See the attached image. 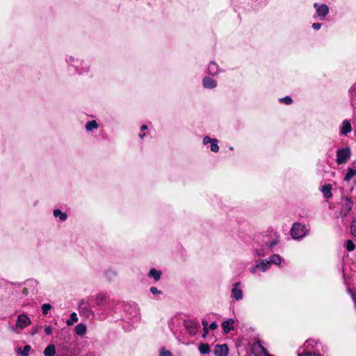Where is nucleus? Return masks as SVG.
<instances>
[{
    "instance_id": "32",
    "label": "nucleus",
    "mask_w": 356,
    "mask_h": 356,
    "mask_svg": "<svg viewBox=\"0 0 356 356\" xmlns=\"http://www.w3.org/2000/svg\"><path fill=\"white\" fill-rule=\"evenodd\" d=\"M41 328H42V326H41V325H35V326H33V327H32L31 331V334L32 336H34V335H35V334H38V333H39V332L40 331Z\"/></svg>"
},
{
    "instance_id": "44",
    "label": "nucleus",
    "mask_w": 356,
    "mask_h": 356,
    "mask_svg": "<svg viewBox=\"0 0 356 356\" xmlns=\"http://www.w3.org/2000/svg\"><path fill=\"white\" fill-rule=\"evenodd\" d=\"M277 243H278V241L277 240H274V241H271L269 243V248L272 249L275 245H276L277 244Z\"/></svg>"
},
{
    "instance_id": "41",
    "label": "nucleus",
    "mask_w": 356,
    "mask_h": 356,
    "mask_svg": "<svg viewBox=\"0 0 356 356\" xmlns=\"http://www.w3.org/2000/svg\"><path fill=\"white\" fill-rule=\"evenodd\" d=\"M254 255L257 257H262L264 256V253L261 250H257L254 251Z\"/></svg>"
},
{
    "instance_id": "18",
    "label": "nucleus",
    "mask_w": 356,
    "mask_h": 356,
    "mask_svg": "<svg viewBox=\"0 0 356 356\" xmlns=\"http://www.w3.org/2000/svg\"><path fill=\"white\" fill-rule=\"evenodd\" d=\"M56 354L55 346L53 344L48 345L44 350V356H54Z\"/></svg>"
},
{
    "instance_id": "29",
    "label": "nucleus",
    "mask_w": 356,
    "mask_h": 356,
    "mask_svg": "<svg viewBox=\"0 0 356 356\" xmlns=\"http://www.w3.org/2000/svg\"><path fill=\"white\" fill-rule=\"evenodd\" d=\"M30 350H31V346L29 345H26L24 346V348L22 350L20 348H19L17 350V353L21 354L22 356H29Z\"/></svg>"
},
{
    "instance_id": "2",
    "label": "nucleus",
    "mask_w": 356,
    "mask_h": 356,
    "mask_svg": "<svg viewBox=\"0 0 356 356\" xmlns=\"http://www.w3.org/2000/svg\"><path fill=\"white\" fill-rule=\"evenodd\" d=\"M351 156V150L348 147L339 149L337 151V159L336 162L338 165H342L346 163Z\"/></svg>"
},
{
    "instance_id": "13",
    "label": "nucleus",
    "mask_w": 356,
    "mask_h": 356,
    "mask_svg": "<svg viewBox=\"0 0 356 356\" xmlns=\"http://www.w3.org/2000/svg\"><path fill=\"white\" fill-rule=\"evenodd\" d=\"M234 321L232 318H229L225 321L222 323V327L225 333H229L230 331L234 330Z\"/></svg>"
},
{
    "instance_id": "6",
    "label": "nucleus",
    "mask_w": 356,
    "mask_h": 356,
    "mask_svg": "<svg viewBox=\"0 0 356 356\" xmlns=\"http://www.w3.org/2000/svg\"><path fill=\"white\" fill-rule=\"evenodd\" d=\"M304 348V350H311L312 351L320 353V348H322V346L320 342L314 339H308L305 341Z\"/></svg>"
},
{
    "instance_id": "14",
    "label": "nucleus",
    "mask_w": 356,
    "mask_h": 356,
    "mask_svg": "<svg viewBox=\"0 0 356 356\" xmlns=\"http://www.w3.org/2000/svg\"><path fill=\"white\" fill-rule=\"evenodd\" d=\"M202 84L204 88L209 89H213L217 86L216 81L209 77H204L202 80Z\"/></svg>"
},
{
    "instance_id": "15",
    "label": "nucleus",
    "mask_w": 356,
    "mask_h": 356,
    "mask_svg": "<svg viewBox=\"0 0 356 356\" xmlns=\"http://www.w3.org/2000/svg\"><path fill=\"white\" fill-rule=\"evenodd\" d=\"M95 302L99 306L106 305L107 303V297L103 293H99L95 296Z\"/></svg>"
},
{
    "instance_id": "36",
    "label": "nucleus",
    "mask_w": 356,
    "mask_h": 356,
    "mask_svg": "<svg viewBox=\"0 0 356 356\" xmlns=\"http://www.w3.org/2000/svg\"><path fill=\"white\" fill-rule=\"evenodd\" d=\"M79 307L81 309H86L87 311L90 312V310L88 309V303L85 302V300H82L79 302Z\"/></svg>"
},
{
    "instance_id": "37",
    "label": "nucleus",
    "mask_w": 356,
    "mask_h": 356,
    "mask_svg": "<svg viewBox=\"0 0 356 356\" xmlns=\"http://www.w3.org/2000/svg\"><path fill=\"white\" fill-rule=\"evenodd\" d=\"M159 356H172V355L169 350L162 348Z\"/></svg>"
},
{
    "instance_id": "24",
    "label": "nucleus",
    "mask_w": 356,
    "mask_h": 356,
    "mask_svg": "<svg viewBox=\"0 0 356 356\" xmlns=\"http://www.w3.org/2000/svg\"><path fill=\"white\" fill-rule=\"evenodd\" d=\"M356 175V168H348L347 173L344 177L345 181H350Z\"/></svg>"
},
{
    "instance_id": "11",
    "label": "nucleus",
    "mask_w": 356,
    "mask_h": 356,
    "mask_svg": "<svg viewBox=\"0 0 356 356\" xmlns=\"http://www.w3.org/2000/svg\"><path fill=\"white\" fill-rule=\"evenodd\" d=\"M240 284V282H236L234 285L233 289H232V296L236 300H240L243 298L242 290L240 288H238Z\"/></svg>"
},
{
    "instance_id": "8",
    "label": "nucleus",
    "mask_w": 356,
    "mask_h": 356,
    "mask_svg": "<svg viewBox=\"0 0 356 356\" xmlns=\"http://www.w3.org/2000/svg\"><path fill=\"white\" fill-rule=\"evenodd\" d=\"M252 351L255 356H264L266 355L267 350L264 348L260 342H255L252 344Z\"/></svg>"
},
{
    "instance_id": "7",
    "label": "nucleus",
    "mask_w": 356,
    "mask_h": 356,
    "mask_svg": "<svg viewBox=\"0 0 356 356\" xmlns=\"http://www.w3.org/2000/svg\"><path fill=\"white\" fill-rule=\"evenodd\" d=\"M184 326L191 335H195L200 327V325L197 321L191 320L186 321L184 322Z\"/></svg>"
},
{
    "instance_id": "1",
    "label": "nucleus",
    "mask_w": 356,
    "mask_h": 356,
    "mask_svg": "<svg viewBox=\"0 0 356 356\" xmlns=\"http://www.w3.org/2000/svg\"><path fill=\"white\" fill-rule=\"evenodd\" d=\"M31 324V321L30 318L25 314H21L17 316L16 323L11 327V330L16 333H19L21 330Z\"/></svg>"
},
{
    "instance_id": "23",
    "label": "nucleus",
    "mask_w": 356,
    "mask_h": 356,
    "mask_svg": "<svg viewBox=\"0 0 356 356\" xmlns=\"http://www.w3.org/2000/svg\"><path fill=\"white\" fill-rule=\"evenodd\" d=\"M54 216L56 218H59L60 221H65L67 219V214L65 213H63L59 209H55L54 211Z\"/></svg>"
},
{
    "instance_id": "48",
    "label": "nucleus",
    "mask_w": 356,
    "mask_h": 356,
    "mask_svg": "<svg viewBox=\"0 0 356 356\" xmlns=\"http://www.w3.org/2000/svg\"><path fill=\"white\" fill-rule=\"evenodd\" d=\"M67 62L70 61V62H73L74 61V58L72 56H70L69 58L67 59Z\"/></svg>"
},
{
    "instance_id": "27",
    "label": "nucleus",
    "mask_w": 356,
    "mask_h": 356,
    "mask_svg": "<svg viewBox=\"0 0 356 356\" xmlns=\"http://www.w3.org/2000/svg\"><path fill=\"white\" fill-rule=\"evenodd\" d=\"M78 317L75 312H73L70 314V318L66 321V323L67 325H72L74 323L78 321Z\"/></svg>"
},
{
    "instance_id": "38",
    "label": "nucleus",
    "mask_w": 356,
    "mask_h": 356,
    "mask_svg": "<svg viewBox=\"0 0 356 356\" xmlns=\"http://www.w3.org/2000/svg\"><path fill=\"white\" fill-rule=\"evenodd\" d=\"M44 332L47 335H50L52 334V328L49 325L44 326Z\"/></svg>"
},
{
    "instance_id": "5",
    "label": "nucleus",
    "mask_w": 356,
    "mask_h": 356,
    "mask_svg": "<svg viewBox=\"0 0 356 356\" xmlns=\"http://www.w3.org/2000/svg\"><path fill=\"white\" fill-rule=\"evenodd\" d=\"M353 202L349 197H343L341 200V209L340 214L341 216H346L348 212L352 209Z\"/></svg>"
},
{
    "instance_id": "35",
    "label": "nucleus",
    "mask_w": 356,
    "mask_h": 356,
    "mask_svg": "<svg viewBox=\"0 0 356 356\" xmlns=\"http://www.w3.org/2000/svg\"><path fill=\"white\" fill-rule=\"evenodd\" d=\"M280 100L281 102L284 103V104H286L287 105L291 104L292 103V102H293L292 99L290 97H289V96H286V97H285L284 98H281Z\"/></svg>"
},
{
    "instance_id": "47",
    "label": "nucleus",
    "mask_w": 356,
    "mask_h": 356,
    "mask_svg": "<svg viewBox=\"0 0 356 356\" xmlns=\"http://www.w3.org/2000/svg\"><path fill=\"white\" fill-rule=\"evenodd\" d=\"M147 129V127L145 124L142 125L141 127H140L141 131H144V130H145Z\"/></svg>"
},
{
    "instance_id": "51",
    "label": "nucleus",
    "mask_w": 356,
    "mask_h": 356,
    "mask_svg": "<svg viewBox=\"0 0 356 356\" xmlns=\"http://www.w3.org/2000/svg\"><path fill=\"white\" fill-rule=\"evenodd\" d=\"M88 67H85V71H87V70H88Z\"/></svg>"
},
{
    "instance_id": "10",
    "label": "nucleus",
    "mask_w": 356,
    "mask_h": 356,
    "mask_svg": "<svg viewBox=\"0 0 356 356\" xmlns=\"http://www.w3.org/2000/svg\"><path fill=\"white\" fill-rule=\"evenodd\" d=\"M216 356H227L228 348L226 344L216 345L213 351Z\"/></svg>"
},
{
    "instance_id": "39",
    "label": "nucleus",
    "mask_w": 356,
    "mask_h": 356,
    "mask_svg": "<svg viewBox=\"0 0 356 356\" xmlns=\"http://www.w3.org/2000/svg\"><path fill=\"white\" fill-rule=\"evenodd\" d=\"M150 291L154 295L161 293V291H159L156 287H154V286H152L150 288Z\"/></svg>"
},
{
    "instance_id": "3",
    "label": "nucleus",
    "mask_w": 356,
    "mask_h": 356,
    "mask_svg": "<svg viewBox=\"0 0 356 356\" xmlns=\"http://www.w3.org/2000/svg\"><path fill=\"white\" fill-rule=\"evenodd\" d=\"M308 230L305 225L301 223H294L291 229V234L295 239L301 238L307 235Z\"/></svg>"
},
{
    "instance_id": "33",
    "label": "nucleus",
    "mask_w": 356,
    "mask_h": 356,
    "mask_svg": "<svg viewBox=\"0 0 356 356\" xmlns=\"http://www.w3.org/2000/svg\"><path fill=\"white\" fill-rule=\"evenodd\" d=\"M346 247L347 250L349 252L353 251L355 248L354 243L351 240L347 241Z\"/></svg>"
},
{
    "instance_id": "46",
    "label": "nucleus",
    "mask_w": 356,
    "mask_h": 356,
    "mask_svg": "<svg viewBox=\"0 0 356 356\" xmlns=\"http://www.w3.org/2000/svg\"><path fill=\"white\" fill-rule=\"evenodd\" d=\"M208 332H209L208 327H207V330H204V334H202V337L204 338L206 337V336L208 334Z\"/></svg>"
},
{
    "instance_id": "49",
    "label": "nucleus",
    "mask_w": 356,
    "mask_h": 356,
    "mask_svg": "<svg viewBox=\"0 0 356 356\" xmlns=\"http://www.w3.org/2000/svg\"><path fill=\"white\" fill-rule=\"evenodd\" d=\"M86 356H95V355L93 353H88L86 354Z\"/></svg>"
},
{
    "instance_id": "25",
    "label": "nucleus",
    "mask_w": 356,
    "mask_h": 356,
    "mask_svg": "<svg viewBox=\"0 0 356 356\" xmlns=\"http://www.w3.org/2000/svg\"><path fill=\"white\" fill-rule=\"evenodd\" d=\"M98 127V124L95 120L89 121L86 124V129L87 131H90Z\"/></svg>"
},
{
    "instance_id": "34",
    "label": "nucleus",
    "mask_w": 356,
    "mask_h": 356,
    "mask_svg": "<svg viewBox=\"0 0 356 356\" xmlns=\"http://www.w3.org/2000/svg\"><path fill=\"white\" fill-rule=\"evenodd\" d=\"M350 232L354 236H356V220H353L351 222Z\"/></svg>"
},
{
    "instance_id": "4",
    "label": "nucleus",
    "mask_w": 356,
    "mask_h": 356,
    "mask_svg": "<svg viewBox=\"0 0 356 356\" xmlns=\"http://www.w3.org/2000/svg\"><path fill=\"white\" fill-rule=\"evenodd\" d=\"M270 268V261H268L266 259H260L256 261V264L250 268V272L252 274L256 273L257 270H261L264 272Z\"/></svg>"
},
{
    "instance_id": "22",
    "label": "nucleus",
    "mask_w": 356,
    "mask_h": 356,
    "mask_svg": "<svg viewBox=\"0 0 356 356\" xmlns=\"http://www.w3.org/2000/svg\"><path fill=\"white\" fill-rule=\"evenodd\" d=\"M349 92L352 105L356 106V84L350 88Z\"/></svg>"
},
{
    "instance_id": "16",
    "label": "nucleus",
    "mask_w": 356,
    "mask_h": 356,
    "mask_svg": "<svg viewBox=\"0 0 356 356\" xmlns=\"http://www.w3.org/2000/svg\"><path fill=\"white\" fill-rule=\"evenodd\" d=\"M87 330L86 325L83 323H79L76 325L74 331L77 335L82 336L86 334Z\"/></svg>"
},
{
    "instance_id": "42",
    "label": "nucleus",
    "mask_w": 356,
    "mask_h": 356,
    "mask_svg": "<svg viewBox=\"0 0 356 356\" xmlns=\"http://www.w3.org/2000/svg\"><path fill=\"white\" fill-rule=\"evenodd\" d=\"M312 27H313V29H315V30H318V29H321V24H320V23H314V24H312Z\"/></svg>"
},
{
    "instance_id": "30",
    "label": "nucleus",
    "mask_w": 356,
    "mask_h": 356,
    "mask_svg": "<svg viewBox=\"0 0 356 356\" xmlns=\"http://www.w3.org/2000/svg\"><path fill=\"white\" fill-rule=\"evenodd\" d=\"M211 150L213 152H218L219 150V146L218 145V140L213 138L211 142Z\"/></svg>"
},
{
    "instance_id": "19",
    "label": "nucleus",
    "mask_w": 356,
    "mask_h": 356,
    "mask_svg": "<svg viewBox=\"0 0 356 356\" xmlns=\"http://www.w3.org/2000/svg\"><path fill=\"white\" fill-rule=\"evenodd\" d=\"M331 190L332 186L330 184L325 185L321 188V191L326 198H330L332 197V194L331 193Z\"/></svg>"
},
{
    "instance_id": "26",
    "label": "nucleus",
    "mask_w": 356,
    "mask_h": 356,
    "mask_svg": "<svg viewBox=\"0 0 356 356\" xmlns=\"http://www.w3.org/2000/svg\"><path fill=\"white\" fill-rule=\"evenodd\" d=\"M268 261H270V264L273 263L276 265H280L282 261L281 257L278 254H273L270 257L269 260Z\"/></svg>"
},
{
    "instance_id": "43",
    "label": "nucleus",
    "mask_w": 356,
    "mask_h": 356,
    "mask_svg": "<svg viewBox=\"0 0 356 356\" xmlns=\"http://www.w3.org/2000/svg\"><path fill=\"white\" fill-rule=\"evenodd\" d=\"M218 327V325L216 322H213L209 325V329L216 330Z\"/></svg>"
},
{
    "instance_id": "31",
    "label": "nucleus",
    "mask_w": 356,
    "mask_h": 356,
    "mask_svg": "<svg viewBox=\"0 0 356 356\" xmlns=\"http://www.w3.org/2000/svg\"><path fill=\"white\" fill-rule=\"evenodd\" d=\"M51 309V305L48 303L43 304L42 305V314L47 315L49 310Z\"/></svg>"
},
{
    "instance_id": "50",
    "label": "nucleus",
    "mask_w": 356,
    "mask_h": 356,
    "mask_svg": "<svg viewBox=\"0 0 356 356\" xmlns=\"http://www.w3.org/2000/svg\"><path fill=\"white\" fill-rule=\"evenodd\" d=\"M138 136H139L140 138H143L145 136V134H139Z\"/></svg>"
},
{
    "instance_id": "21",
    "label": "nucleus",
    "mask_w": 356,
    "mask_h": 356,
    "mask_svg": "<svg viewBox=\"0 0 356 356\" xmlns=\"http://www.w3.org/2000/svg\"><path fill=\"white\" fill-rule=\"evenodd\" d=\"M198 350L202 355L209 354L211 351L210 347L207 343H201L198 346Z\"/></svg>"
},
{
    "instance_id": "12",
    "label": "nucleus",
    "mask_w": 356,
    "mask_h": 356,
    "mask_svg": "<svg viewBox=\"0 0 356 356\" xmlns=\"http://www.w3.org/2000/svg\"><path fill=\"white\" fill-rule=\"evenodd\" d=\"M351 131L352 127L350 121L348 120H343L340 130L341 134L346 136L348 134L350 133Z\"/></svg>"
},
{
    "instance_id": "28",
    "label": "nucleus",
    "mask_w": 356,
    "mask_h": 356,
    "mask_svg": "<svg viewBox=\"0 0 356 356\" xmlns=\"http://www.w3.org/2000/svg\"><path fill=\"white\" fill-rule=\"evenodd\" d=\"M298 356H321L320 353L316 351H312L311 350H304L302 353H300Z\"/></svg>"
},
{
    "instance_id": "20",
    "label": "nucleus",
    "mask_w": 356,
    "mask_h": 356,
    "mask_svg": "<svg viewBox=\"0 0 356 356\" xmlns=\"http://www.w3.org/2000/svg\"><path fill=\"white\" fill-rule=\"evenodd\" d=\"M148 275L150 277H153L156 281H158L161 278V272L155 268H152L149 271Z\"/></svg>"
},
{
    "instance_id": "45",
    "label": "nucleus",
    "mask_w": 356,
    "mask_h": 356,
    "mask_svg": "<svg viewBox=\"0 0 356 356\" xmlns=\"http://www.w3.org/2000/svg\"><path fill=\"white\" fill-rule=\"evenodd\" d=\"M202 325L204 326V330H207V327L208 326L207 321L204 320V321H202Z\"/></svg>"
},
{
    "instance_id": "9",
    "label": "nucleus",
    "mask_w": 356,
    "mask_h": 356,
    "mask_svg": "<svg viewBox=\"0 0 356 356\" xmlns=\"http://www.w3.org/2000/svg\"><path fill=\"white\" fill-rule=\"evenodd\" d=\"M314 6L316 8V13L318 16L322 19H324L325 17L328 14L329 8L327 5L321 4L319 6L317 3H315Z\"/></svg>"
},
{
    "instance_id": "17",
    "label": "nucleus",
    "mask_w": 356,
    "mask_h": 356,
    "mask_svg": "<svg viewBox=\"0 0 356 356\" xmlns=\"http://www.w3.org/2000/svg\"><path fill=\"white\" fill-rule=\"evenodd\" d=\"M207 71L210 75H212V76L216 75L218 72V65L214 62H211L209 64Z\"/></svg>"
},
{
    "instance_id": "40",
    "label": "nucleus",
    "mask_w": 356,
    "mask_h": 356,
    "mask_svg": "<svg viewBox=\"0 0 356 356\" xmlns=\"http://www.w3.org/2000/svg\"><path fill=\"white\" fill-rule=\"evenodd\" d=\"M213 138H211L209 136H205L204 138H203V144L204 145H207L208 143H211L212 140H213Z\"/></svg>"
}]
</instances>
